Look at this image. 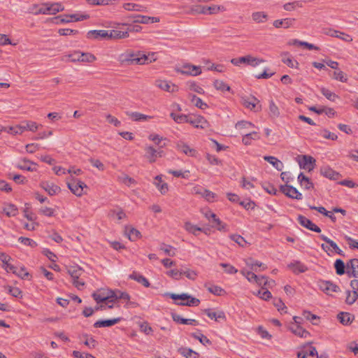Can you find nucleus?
<instances>
[{"mask_svg": "<svg viewBox=\"0 0 358 358\" xmlns=\"http://www.w3.org/2000/svg\"><path fill=\"white\" fill-rule=\"evenodd\" d=\"M213 224L212 227H215L219 231H227V224L222 222L217 216L213 220Z\"/></svg>", "mask_w": 358, "mask_h": 358, "instance_id": "69168bd1", "label": "nucleus"}, {"mask_svg": "<svg viewBox=\"0 0 358 358\" xmlns=\"http://www.w3.org/2000/svg\"><path fill=\"white\" fill-rule=\"evenodd\" d=\"M297 180H298V182L300 184L301 187L306 189H310L313 188V182L310 181L309 178L304 176L303 173H299V175L298 176Z\"/></svg>", "mask_w": 358, "mask_h": 358, "instance_id": "e433bc0d", "label": "nucleus"}, {"mask_svg": "<svg viewBox=\"0 0 358 358\" xmlns=\"http://www.w3.org/2000/svg\"><path fill=\"white\" fill-rule=\"evenodd\" d=\"M67 185L71 192L77 196H81L85 194V190H87L88 188L85 182L73 178L70 182H67Z\"/></svg>", "mask_w": 358, "mask_h": 358, "instance_id": "39448f33", "label": "nucleus"}, {"mask_svg": "<svg viewBox=\"0 0 358 358\" xmlns=\"http://www.w3.org/2000/svg\"><path fill=\"white\" fill-rule=\"evenodd\" d=\"M175 71L184 76H196L202 73L200 66L193 65L189 63L178 64L174 68Z\"/></svg>", "mask_w": 358, "mask_h": 358, "instance_id": "f03ea898", "label": "nucleus"}, {"mask_svg": "<svg viewBox=\"0 0 358 358\" xmlns=\"http://www.w3.org/2000/svg\"><path fill=\"white\" fill-rule=\"evenodd\" d=\"M214 87L219 91L222 92L230 90V87L221 80H215L213 83Z\"/></svg>", "mask_w": 358, "mask_h": 358, "instance_id": "052dcab7", "label": "nucleus"}, {"mask_svg": "<svg viewBox=\"0 0 358 358\" xmlns=\"http://www.w3.org/2000/svg\"><path fill=\"white\" fill-rule=\"evenodd\" d=\"M17 211H18V210H17V207L13 204L6 205L3 208V212L8 217L15 216L17 213Z\"/></svg>", "mask_w": 358, "mask_h": 358, "instance_id": "0e129e2a", "label": "nucleus"}, {"mask_svg": "<svg viewBox=\"0 0 358 358\" xmlns=\"http://www.w3.org/2000/svg\"><path fill=\"white\" fill-rule=\"evenodd\" d=\"M268 115L272 119H276L280 116V109L273 100L269 101Z\"/></svg>", "mask_w": 358, "mask_h": 358, "instance_id": "4c0bfd02", "label": "nucleus"}, {"mask_svg": "<svg viewBox=\"0 0 358 358\" xmlns=\"http://www.w3.org/2000/svg\"><path fill=\"white\" fill-rule=\"evenodd\" d=\"M160 18L158 17H150L147 15H138L137 19L134 20V22L148 24L152 23L159 22Z\"/></svg>", "mask_w": 358, "mask_h": 358, "instance_id": "c9c22d12", "label": "nucleus"}, {"mask_svg": "<svg viewBox=\"0 0 358 358\" xmlns=\"http://www.w3.org/2000/svg\"><path fill=\"white\" fill-rule=\"evenodd\" d=\"M157 59V53L154 52H150L148 54L142 52L141 59H138L137 62L139 65H143L150 64L155 62Z\"/></svg>", "mask_w": 358, "mask_h": 358, "instance_id": "393cba45", "label": "nucleus"}, {"mask_svg": "<svg viewBox=\"0 0 358 358\" xmlns=\"http://www.w3.org/2000/svg\"><path fill=\"white\" fill-rule=\"evenodd\" d=\"M40 187L44 189L50 196L59 194L61 191L60 187L52 181H42Z\"/></svg>", "mask_w": 358, "mask_h": 358, "instance_id": "f3484780", "label": "nucleus"}, {"mask_svg": "<svg viewBox=\"0 0 358 358\" xmlns=\"http://www.w3.org/2000/svg\"><path fill=\"white\" fill-rule=\"evenodd\" d=\"M79 52V50H75L72 52L67 53L62 57V60L64 62H78Z\"/></svg>", "mask_w": 358, "mask_h": 358, "instance_id": "864d4df0", "label": "nucleus"}, {"mask_svg": "<svg viewBox=\"0 0 358 358\" xmlns=\"http://www.w3.org/2000/svg\"><path fill=\"white\" fill-rule=\"evenodd\" d=\"M255 127V126L254 124L245 120L239 121L235 124V128L238 130L241 134H243L248 131L252 128H254Z\"/></svg>", "mask_w": 358, "mask_h": 358, "instance_id": "c756f323", "label": "nucleus"}, {"mask_svg": "<svg viewBox=\"0 0 358 358\" xmlns=\"http://www.w3.org/2000/svg\"><path fill=\"white\" fill-rule=\"evenodd\" d=\"M338 319L344 325H348L352 322L351 315L348 313H341L338 315Z\"/></svg>", "mask_w": 358, "mask_h": 358, "instance_id": "774afa93", "label": "nucleus"}, {"mask_svg": "<svg viewBox=\"0 0 358 358\" xmlns=\"http://www.w3.org/2000/svg\"><path fill=\"white\" fill-rule=\"evenodd\" d=\"M129 278L136 280V282L143 285L145 287H148L150 286L149 281L143 275L134 273L129 275Z\"/></svg>", "mask_w": 358, "mask_h": 358, "instance_id": "13d9d810", "label": "nucleus"}, {"mask_svg": "<svg viewBox=\"0 0 358 358\" xmlns=\"http://www.w3.org/2000/svg\"><path fill=\"white\" fill-rule=\"evenodd\" d=\"M243 105L248 109L251 110L259 111L262 109L259 101L253 96H244L242 98Z\"/></svg>", "mask_w": 358, "mask_h": 358, "instance_id": "9b49d317", "label": "nucleus"}, {"mask_svg": "<svg viewBox=\"0 0 358 358\" xmlns=\"http://www.w3.org/2000/svg\"><path fill=\"white\" fill-rule=\"evenodd\" d=\"M23 124H24L25 131L36 132L41 127V124L31 120H24Z\"/></svg>", "mask_w": 358, "mask_h": 358, "instance_id": "603ef678", "label": "nucleus"}, {"mask_svg": "<svg viewBox=\"0 0 358 358\" xmlns=\"http://www.w3.org/2000/svg\"><path fill=\"white\" fill-rule=\"evenodd\" d=\"M245 264L255 272H259L267 268L266 264L252 258L245 259Z\"/></svg>", "mask_w": 358, "mask_h": 358, "instance_id": "5701e85b", "label": "nucleus"}, {"mask_svg": "<svg viewBox=\"0 0 358 358\" xmlns=\"http://www.w3.org/2000/svg\"><path fill=\"white\" fill-rule=\"evenodd\" d=\"M207 289L209 292L216 296H222L225 294V291L220 286L217 285H210L206 286Z\"/></svg>", "mask_w": 358, "mask_h": 358, "instance_id": "338daca9", "label": "nucleus"}, {"mask_svg": "<svg viewBox=\"0 0 358 358\" xmlns=\"http://www.w3.org/2000/svg\"><path fill=\"white\" fill-rule=\"evenodd\" d=\"M127 114L131 120L136 122H146L152 119L151 116L138 112H128Z\"/></svg>", "mask_w": 358, "mask_h": 358, "instance_id": "2f4dec72", "label": "nucleus"}, {"mask_svg": "<svg viewBox=\"0 0 358 358\" xmlns=\"http://www.w3.org/2000/svg\"><path fill=\"white\" fill-rule=\"evenodd\" d=\"M148 139L152 142L155 143V145L160 146L161 148L165 147L166 143H164L162 144L163 141H167L166 138H164L163 136L157 134H150L148 136Z\"/></svg>", "mask_w": 358, "mask_h": 358, "instance_id": "09e8293b", "label": "nucleus"}, {"mask_svg": "<svg viewBox=\"0 0 358 358\" xmlns=\"http://www.w3.org/2000/svg\"><path fill=\"white\" fill-rule=\"evenodd\" d=\"M87 37L92 40L109 39L108 30H90Z\"/></svg>", "mask_w": 358, "mask_h": 358, "instance_id": "4be33fe9", "label": "nucleus"}, {"mask_svg": "<svg viewBox=\"0 0 358 358\" xmlns=\"http://www.w3.org/2000/svg\"><path fill=\"white\" fill-rule=\"evenodd\" d=\"M170 296L173 300H181L182 302L179 303V304L182 306H198L200 303L198 299L192 297L185 293L181 294H171Z\"/></svg>", "mask_w": 358, "mask_h": 358, "instance_id": "6e6552de", "label": "nucleus"}, {"mask_svg": "<svg viewBox=\"0 0 358 358\" xmlns=\"http://www.w3.org/2000/svg\"><path fill=\"white\" fill-rule=\"evenodd\" d=\"M264 62H265V60L261 57H255L252 55H247L246 65L252 67H256Z\"/></svg>", "mask_w": 358, "mask_h": 358, "instance_id": "37998d69", "label": "nucleus"}, {"mask_svg": "<svg viewBox=\"0 0 358 358\" xmlns=\"http://www.w3.org/2000/svg\"><path fill=\"white\" fill-rule=\"evenodd\" d=\"M155 85L162 90L171 93H174L178 91V87L177 85L166 80H155Z\"/></svg>", "mask_w": 358, "mask_h": 358, "instance_id": "2eb2a0df", "label": "nucleus"}, {"mask_svg": "<svg viewBox=\"0 0 358 358\" xmlns=\"http://www.w3.org/2000/svg\"><path fill=\"white\" fill-rule=\"evenodd\" d=\"M108 215L112 219L118 221L125 217V213L122 211V209L119 208L111 209L108 213Z\"/></svg>", "mask_w": 358, "mask_h": 358, "instance_id": "8fccbe9b", "label": "nucleus"}, {"mask_svg": "<svg viewBox=\"0 0 358 358\" xmlns=\"http://www.w3.org/2000/svg\"><path fill=\"white\" fill-rule=\"evenodd\" d=\"M16 166L21 170H25L28 171H37L38 167L36 163L27 159L20 161L17 164Z\"/></svg>", "mask_w": 358, "mask_h": 358, "instance_id": "a878e982", "label": "nucleus"}, {"mask_svg": "<svg viewBox=\"0 0 358 358\" xmlns=\"http://www.w3.org/2000/svg\"><path fill=\"white\" fill-rule=\"evenodd\" d=\"M280 190L283 194H285L287 196L297 199V200H301L303 196L302 194L299 192V190L291 185H281Z\"/></svg>", "mask_w": 358, "mask_h": 358, "instance_id": "dca6fc26", "label": "nucleus"}, {"mask_svg": "<svg viewBox=\"0 0 358 358\" xmlns=\"http://www.w3.org/2000/svg\"><path fill=\"white\" fill-rule=\"evenodd\" d=\"M0 261L2 262V267L7 272L13 270L14 266L10 264V261H12V258L4 252H0Z\"/></svg>", "mask_w": 358, "mask_h": 358, "instance_id": "72a5a7b5", "label": "nucleus"}, {"mask_svg": "<svg viewBox=\"0 0 358 358\" xmlns=\"http://www.w3.org/2000/svg\"><path fill=\"white\" fill-rule=\"evenodd\" d=\"M189 98L192 103L196 107L203 110L208 108L207 103L203 102L199 97H197L195 95L189 94Z\"/></svg>", "mask_w": 358, "mask_h": 358, "instance_id": "49530a36", "label": "nucleus"}, {"mask_svg": "<svg viewBox=\"0 0 358 358\" xmlns=\"http://www.w3.org/2000/svg\"><path fill=\"white\" fill-rule=\"evenodd\" d=\"M67 273L72 279L79 278L83 274V269L78 266H70L67 268Z\"/></svg>", "mask_w": 358, "mask_h": 358, "instance_id": "a19ab883", "label": "nucleus"}, {"mask_svg": "<svg viewBox=\"0 0 358 358\" xmlns=\"http://www.w3.org/2000/svg\"><path fill=\"white\" fill-rule=\"evenodd\" d=\"M294 22H295V19H294V18H285L282 20H274L273 22V25L275 28L284 27L285 29H287V28L293 26Z\"/></svg>", "mask_w": 358, "mask_h": 358, "instance_id": "7c9ffc66", "label": "nucleus"}, {"mask_svg": "<svg viewBox=\"0 0 358 358\" xmlns=\"http://www.w3.org/2000/svg\"><path fill=\"white\" fill-rule=\"evenodd\" d=\"M333 78L342 83H346L348 80L347 75L339 69L334 71Z\"/></svg>", "mask_w": 358, "mask_h": 358, "instance_id": "680f3d73", "label": "nucleus"}, {"mask_svg": "<svg viewBox=\"0 0 358 358\" xmlns=\"http://www.w3.org/2000/svg\"><path fill=\"white\" fill-rule=\"evenodd\" d=\"M10 272H12L22 279L26 278L29 275V273L24 266H20L18 268L14 266L13 270H11Z\"/></svg>", "mask_w": 358, "mask_h": 358, "instance_id": "4d7b16f0", "label": "nucleus"}, {"mask_svg": "<svg viewBox=\"0 0 358 358\" xmlns=\"http://www.w3.org/2000/svg\"><path fill=\"white\" fill-rule=\"evenodd\" d=\"M141 51L128 50L119 56V61L122 64H138L137 59H141Z\"/></svg>", "mask_w": 358, "mask_h": 358, "instance_id": "7ed1b4c3", "label": "nucleus"}, {"mask_svg": "<svg viewBox=\"0 0 358 358\" xmlns=\"http://www.w3.org/2000/svg\"><path fill=\"white\" fill-rule=\"evenodd\" d=\"M109 39H122L128 38L129 34L128 31H121L119 29L108 30Z\"/></svg>", "mask_w": 358, "mask_h": 358, "instance_id": "f704fd0d", "label": "nucleus"}, {"mask_svg": "<svg viewBox=\"0 0 358 358\" xmlns=\"http://www.w3.org/2000/svg\"><path fill=\"white\" fill-rule=\"evenodd\" d=\"M176 148L178 151L185 154L188 157H196L198 152L189 145L182 141H179L176 144Z\"/></svg>", "mask_w": 358, "mask_h": 358, "instance_id": "4468645a", "label": "nucleus"}, {"mask_svg": "<svg viewBox=\"0 0 358 358\" xmlns=\"http://www.w3.org/2000/svg\"><path fill=\"white\" fill-rule=\"evenodd\" d=\"M5 131L13 136L21 135L25 131V127L24 124H23V121L21 122L20 124H16L15 126L6 127Z\"/></svg>", "mask_w": 358, "mask_h": 358, "instance_id": "c85d7f7f", "label": "nucleus"}, {"mask_svg": "<svg viewBox=\"0 0 358 358\" xmlns=\"http://www.w3.org/2000/svg\"><path fill=\"white\" fill-rule=\"evenodd\" d=\"M252 22L255 24H264L268 21V14L265 11L257 10L251 14Z\"/></svg>", "mask_w": 358, "mask_h": 358, "instance_id": "6ab92c4d", "label": "nucleus"}, {"mask_svg": "<svg viewBox=\"0 0 358 358\" xmlns=\"http://www.w3.org/2000/svg\"><path fill=\"white\" fill-rule=\"evenodd\" d=\"M260 138V135L257 131H251L245 133L242 138V143L245 145H251L253 141H258Z\"/></svg>", "mask_w": 358, "mask_h": 358, "instance_id": "cd10ccee", "label": "nucleus"}, {"mask_svg": "<svg viewBox=\"0 0 358 358\" xmlns=\"http://www.w3.org/2000/svg\"><path fill=\"white\" fill-rule=\"evenodd\" d=\"M253 294L265 301H267L272 297L271 293L268 289H262V288L257 292H254Z\"/></svg>", "mask_w": 358, "mask_h": 358, "instance_id": "e2e57ef3", "label": "nucleus"}, {"mask_svg": "<svg viewBox=\"0 0 358 358\" xmlns=\"http://www.w3.org/2000/svg\"><path fill=\"white\" fill-rule=\"evenodd\" d=\"M64 10V6L61 2H45L43 3V15H56Z\"/></svg>", "mask_w": 358, "mask_h": 358, "instance_id": "0eeeda50", "label": "nucleus"}, {"mask_svg": "<svg viewBox=\"0 0 358 358\" xmlns=\"http://www.w3.org/2000/svg\"><path fill=\"white\" fill-rule=\"evenodd\" d=\"M289 269H291L294 273H303L307 271V267L299 262H294L288 265Z\"/></svg>", "mask_w": 358, "mask_h": 358, "instance_id": "c03bdc74", "label": "nucleus"}, {"mask_svg": "<svg viewBox=\"0 0 358 358\" xmlns=\"http://www.w3.org/2000/svg\"><path fill=\"white\" fill-rule=\"evenodd\" d=\"M86 1L92 6H109L115 5L117 0H86Z\"/></svg>", "mask_w": 358, "mask_h": 358, "instance_id": "6e6d98bb", "label": "nucleus"}, {"mask_svg": "<svg viewBox=\"0 0 358 358\" xmlns=\"http://www.w3.org/2000/svg\"><path fill=\"white\" fill-rule=\"evenodd\" d=\"M116 289H100L92 294V297L98 304H102L110 298H115Z\"/></svg>", "mask_w": 358, "mask_h": 358, "instance_id": "20e7f679", "label": "nucleus"}, {"mask_svg": "<svg viewBox=\"0 0 358 358\" xmlns=\"http://www.w3.org/2000/svg\"><path fill=\"white\" fill-rule=\"evenodd\" d=\"M122 8L127 11H136L141 13H145L148 11V7L147 6L131 2L124 3L122 4Z\"/></svg>", "mask_w": 358, "mask_h": 358, "instance_id": "aec40b11", "label": "nucleus"}, {"mask_svg": "<svg viewBox=\"0 0 358 358\" xmlns=\"http://www.w3.org/2000/svg\"><path fill=\"white\" fill-rule=\"evenodd\" d=\"M317 352L316 348L311 346L308 345L305 349L301 350L298 352V358H317Z\"/></svg>", "mask_w": 358, "mask_h": 358, "instance_id": "b1692460", "label": "nucleus"}, {"mask_svg": "<svg viewBox=\"0 0 358 358\" xmlns=\"http://www.w3.org/2000/svg\"><path fill=\"white\" fill-rule=\"evenodd\" d=\"M121 320L122 317L98 320L94 324V327L96 328L108 327L119 323Z\"/></svg>", "mask_w": 358, "mask_h": 358, "instance_id": "bb28decb", "label": "nucleus"}, {"mask_svg": "<svg viewBox=\"0 0 358 358\" xmlns=\"http://www.w3.org/2000/svg\"><path fill=\"white\" fill-rule=\"evenodd\" d=\"M153 183L162 194H164L168 192L169 185L162 180L161 176H156Z\"/></svg>", "mask_w": 358, "mask_h": 358, "instance_id": "473e14b6", "label": "nucleus"}, {"mask_svg": "<svg viewBox=\"0 0 358 358\" xmlns=\"http://www.w3.org/2000/svg\"><path fill=\"white\" fill-rule=\"evenodd\" d=\"M298 163L301 169L311 171L315 166V160L309 155H302L298 157Z\"/></svg>", "mask_w": 358, "mask_h": 358, "instance_id": "f8f14e48", "label": "nucleus"}, {"mask_svg": "<svg viewBox=\"0 0 358 358\" xmlns=\"http://www.w3.org/2000/svg\"><path fill=\"white\" fill-rule=\"evenodd\" d=\"M206 15H214L217 14L220 12L225 10V8L222 6L213 5L210 6H206Z\"/></svg>", "mask_w": 358, "mask_h": 358, "instance_id": "bf43d9fd", "label": "nucleus"}, {"mask_svg": "<svg viewBox=\"0 0 358 358\" xmlns=\"http://www.w3.org/2000/svg\"><path fill=\"white\" fill-rule=\"evenodd\" d=\"M320 238L326 242L322 243L321 248L327 253L328 255H332L334 252L343 255V250L339 248L338 245L332 240L324 235H321Z\"/></svg>", "mask_w": 358, "mask_h": 358, "instance_id": "423d86ee", "label": "nucleus"}, {"mask_svg": "<svg viewBox=\"0 0 358 358\" xmlns=\"http://www.w3.org/2000/svg\"><path fill=\"white\" fill-rule=\"evenodd\" d=\"M187 89L189 91L203 94H204L203 89L194 81H188L186 83Z\"/></svg>", "mask_w": 358, "mask_h": 358, "instance_id": "3c124183", "label": "nucleus"}, {"mask_svg": "<svg viewBox=\"0 0 358 358\" xmlns=\"http://www.w3.org/2000/svg\"><path fill=\"white\" fill-rule=\"evenodd\" d=\"M90 17L87 14L74 13L71 15H58L55 17L50 18L49 20L56 24H67L73 22H79L87 20Z\"/></svg>", "mask_w": 358, "mask_h": 358, "instance_id": "f257e3e1", "label": "nucleus"}, {"mask_svg": "<svg viewBox=\"0 0 358 358\" xmlns=\"http://www.w3.org/2000/svg\"><path fill=\"white\" fill-rule=\"evenodd\" d=\"M205 314L211 320L220 321L225 319V315L222 311H215L211 309L205 310Z\"/></svg>", "mask_w": 358, "mask_h": 358, "instance_id": "58836bf2", "label": "nucleus"}, {"mask_svg": "<svg viewBox=\"0 0 358 358\" xmlns=\"http://www.w3.org/2000/svg\"><path fill=\"white\" fill-rule=\"evenodd\" d=\"M320 171L322 176L331 180H337L339 178V173L328 166L322 168Z\"/></svg>", "mask_w": 358, "mask_h": 358, "instance_id": "ea45409f", "label": "nucleus"}, {"mask_svg": "<svg viewBox=\"0 0 358 358\" xmlns=\"http://www.w3.org/2000/svg\"><path fill=\"white\" fill-rule=\"evenodd\" d=\"M320 289L328 295H331L334 292H338L340 291V288L336 285L332 283L330 281H320L319 282Z\"/></svg>", "mask_w": 358, "mask_h": 358, "instance_id": "a211bd4d", "label": "nucleus"}, {"mask_svg": "<svg viewBox=\"0 0 358 358\" xmlns=\"http://www.w3.org/2000/svg\"><path fill=\"white\" fill-rule=\"evenodd\" d=\"M297 220L301 226L308 229L310 231L317 232V233L321 231V229H320V227H318L316 224H315L309 219H308L307 217H306L303 215H299L297 217Z\"/></svg>", "mask_w": 358, "mask_h": 358, "instance_id": "412c9836", "label": "nucleus"}, {"mask_svg": "<svg viewBox=\"0 0 358 358\" xmlns=\"http://www.w3.org/2000/svg\"><path fill=\"white\" fill-rule=\"evenodd\" d=\"M184 228L187 232L191 233V234H194V236H197L198 233L200 231L206 232L202 228H201L189 222H186L185 223Z\"/></svg>", "mask_w": 358, "mask_h": 358, "instance_id": "a18cd8bd", "label": "nucleus"}, {"mask_svg": "<svg viewBox=\"0 0 358 358\" xmlns=\"http://www.w3.org/2000/svg\"><path fill=\"white\" fill-rule=\"evenodd\" d=\"M187 122L196 128L206 129L209 127L208 122L201 115L187 116Z\"/></svg>", "mask_w": 358, "mask_h": 358, "instance_id": "9d476101", "label": "nucleus"}, {"mask_svg": "<svg viewBox=\"0 0 358 358\" xmlns=\"http://www.w3.org/2000/svg\"><path fill=\"white\" fill-rule=\"evenodd\" d=\"M96 60V57L92 53L90 52H79V60L78 62L81 63H93Z\"/></svg>", "mask_w": 358, "mask_h": 358, "instance_id": "79ce46f5", "label": "nucleus"}, {"mask_svg": "<svg viewBox=\"0 0 358 358\" xmlns=\"http://www.w3.org/2000/svg\"><path fill=\"white\" fill-rule=\"evenodd\" d=\"M264 159L269 164H272L273 166L277 170L281 171L283 169L284 166L282 162L278 159L276 157L272 156H265L264 157Z\"/></svg>", "mask_w": 358, "mask_h": 358, "instance_id": "de8ad7c7", "label": "nucleus"}, {"mask_svg": "<svg viewBox=\"0 0 358 358\" xmlns=\"http://www.w3.org/2000/svg\"><path fill=\"white\" fill-rule=\"evenodd\" d=\"M115 299H117V302L122 301V303H124V307L127 308H134L138 306L136 302L131 301V296L128 293L122 292L120 289H116Z\"/></svg>", "mask_w": 358, "mask_h": 358, "instance_id": "1a4fd4ad", "label": "nucleus"}, {"mask_svg": "<svg viewBox=\"0 0 358 358\" xmlns=\"http://www.w3.org/2000/svg\"><path fill=\"white\" fill-rule=\"evenodd\" d=\"M145 157L148 159L150 163H154L157 157H162L163 151L157 150L152 145H145Z\"/></svg>", "mask_w": 358, "mask_h": 358, "instance_id": "ddd939ff", "label": "nucleus"}, {"mask_svg": "<svg viewBox=\"0 0 358 358\" xmlns=\"http://www.w3.org/2000/svg\"><path fill=\"white\" fill-rule=\"evenodd\" d=\"M117 302V299L115 298H110L108 300L106 301L102 304L98 305L95 310H106V308H113L115 306V303Z\"/></svg>", "mask_w": 358, "mask_h": 358, "instance_id": "5fc2aeb1", "label": "nucleus"}]
</instances>
